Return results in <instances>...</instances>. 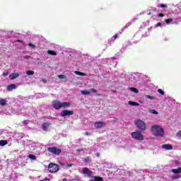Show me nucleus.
Instances as JSON below:
<instances>
[{
	"label": "nucleus",
	"mask_w": 181,
	"mask_h": 181,
	"mask_svg": "<svg viewBox=\"0 0 181 181\" xmlns=\"http://www.w3.org/2000/svg\"><path fill=\"white\" fill-rule=\"evenodd\" d=\"M151 132L154 136H163V129L158 125L151 127Z\"/></svg>",
	"instance_id": "obj_1"
},
{
	"label": "nucleus",
	"mask_w": 181,
	"mask_h": 181,
	"mask_svg": "<svg viewBox=\"0 0 181 181\" xmlns=\"http://www.w3.org/2000/svg\"><path fill=\"white\" fill-rule=\"evenodd\" d=\"M48 170L49 173H56L60 170V168L59 167V165L53 163H50L48 165Z\"/></svg>",
	"instance_id": "obj_2"
},
{
	"label": "nucleus",
	"mask_w": 181,
	"mask_h": 181,
	"mask_svg": "<svg viewBox=\"0 0 181 181\" xmlns=\"http://www.w3.org/2000/svg\"><path fill=\"white\" fill-rule=\"evenodd\" d=\"M135 125L140 129V131H145L146 129V124L141 119H138L135 122Z\"/></svg>",
	"instance_id": "obj_3"
},
{
	"label": "nucleus",
	"mask_w": 181,
	"mask_h": 181,
	"mask_svg": "<svg viewBox=\"0 0 181 181\" xmlns=\"http://www.w3.org/2000/svg\"><path fill=\"white\" fill-rule=\"evenodd\" d=\"M47 151L50 152V153H52V155H56L57 156H59V155L62 153V149L54 146L47 148Z\"/></svg>",
	"instance_id": "obj_4"
},
{
	"label": "nucleus",
	"mask_w": 181,
	"mask_h": 181,
	"mask_svg": "<svg viewBox=\"0 0 181 181\" xmlns=\"http://www.w3.org/2000/svg\"><path fill=\"white\" fill-rule=\"evenodd\" d=\"M132 138L136 139V141H144V135L141 134V132H134L132 133Z\"/></svg>",
	"instance_id": "obj_5"
},
{
	"label": "nucleus",
	"mask_w": 181,
	"mask_h": 181,
	"mask_svg": "<svg viewBox=\"0 0 181 181\" xmlns=\"http://www.w3.org/2000/svg\"><path fill=\"white\" fill-rule=\"evenodd\" d=\"M74 111L69 110H64L61 112L60 115L62 117H70V115H74Z\"/></svg>",
	"instance_id": "obj_6"
},
{
	"label": "nucleus",
	"mask_w": 181,
	"mask_h": 181,
	"mask_svg": "<svg viewBox=\"0 0 181 181\" xmlns=\"http://www.w3.org/2000/svg\"><path fill=\"white\" fill-rule=\"evenodd\" d=\"M52 107L54 110H60L62 108V102L56 100L52 101Z\"/></svg>",
	"instance_id": "obj_7"
},
{
	"label": "nucleus",
	"mask_w": 181,
	"mask_h": 181,
	"mask_svg": "<svg viewBox=\"0 0 181 181\" xmlns=\"http://www.w3.org/2000/svg\"><path fill=\"white\" fill-rule=\"evenodd\" d=\"M94 127L96 129L103 128V127H105V122H96L94 124Z\"/></svg>",
	"instance_id": "obj_8"
},
{
	"label": "nucleus",
	"mask_w": 181,
	"mask_h": 181,
	"mask_svg": "<svg viewBox=\"0 0 181 181\" xmlns=\"http://www.w3.org/2000/svg\"><path fill=\"white\" fill-rule=\"evenodd\" d=\"M162 148L163 149H166V151H172V149H173V146L170 144H163Z\"/></svg>",
	"instance_id": "obj_9"
},
{
	"label": "nucleus",
	"mask_w": 181,
	"mask_h": 181,
	"mask_svg": "<svg viewBox=\"0 0 181 181\" xmlns=\"http://www.w3.org/2000/svg\"><path fill=\"white\" fill-rule=\"evenodd\" d=\"M82 170L83 175H88V176L91 175V170H90V169H88V168H83Z\"/></svg>",
	"instance_id": "obj_10"
},
{
	"label": "nucleus",
	"mask_w": 181,
	"mask_h": 181,
	"mask_svg": "<svg viewBox=\"0 0 181 181\" xmlns=\"http://www.w3.org/2000/svg\"><path fill=\"white\" fill-rule=\"evenodd\" d=\"M19 77V74L18 73H12L9 75L10 80H15V78H18Z\"/></svg>",
	"instance_id": "obj_11"
},
{
	"label": "nucleus",
	"mask_w": 181,
	"mask_h": 181,
	"mask_svg": "<svg viewBox=\"0 0 181 181\" xmlns=\"http://www.w3.org/2000/svg\"><path fill=\"white\" fill-rule=\"evenodd\" d=\"M16 89V85L15 84H10L7 86L8 91H12L13 90Z\"/></svg>",
	"instance_id": "obj_12"
},
{
	"label": "nucleus",
	"mask_w": 181,
	"mask_h": 181,
	"mask_svg": "<svg viewBox=\"0 0 181 181\" xmlns=\"http://www.w3.org/2000/svg\"><path fill=\"white\" fill-rule=\"evenodd\" d=\"M69 107H70V103L69 102L61 103V108H69Z\"/></svg>",
	"instance_id": "obj_13"
},
{
	"label": "nucleus",
	"mask_w": 181,
	"mask_h": 181,
	"mask_svg": "<svg viewBox=\"0 0 181 181\" xmlns=\"http://www.w3.org/2000/svg\"><path fill=\"white\" fill-rule=\"evenodd\" d=\"M50 126V123L49 122H45L42 124V129L43 131H47V128Z\"/></svg>",
	"instance_id": "obj_14"
},
{
	"label": "nucleus",
	"mask_w": 181,
	"mask_h": 181,
	"mask_svg": "<svg viewBox=\"0 0 181 181\" xmlns=\"http://www.w3.org/2000/svg\"><path fill=\"white\" fill-rule=\"evenodd\" d=\"M172 172H173V173H175V175L181 173V168H178L177 169H173Z\"/></svg>",
	"instance_id": "obj_15"
},
{
	"label": "nucleus",
	"mask_w": 181,
	"mask_h": 181,
	"mask_svg": "<svg viewBox=\"0 0 181 181\" xmlns=\"http://www.w3.org/2000/svg\"><path fill=\"white\" fill-rule=\"evenodd\" d=\"M81 93L83 94V95H90L91 92H90V90H81Z\"/></svg>",
	"instance_id": "obj_16"
},
{
	"label": "nucleus",
	"mask_w": 181,
	"mask_h": 181,
	"mask_svg": "<svg viewBox=\"0 0 181 181\" xmlns=\"http://www.w3.org/2000/svg\"><path fill=\"white\" fill-rule=\"evenodd\" d=\"M5 145H8V141L1 140L0 141V146H5Z\"/></svg>",
	"instance_id": "obj_17"
},
{
	"label": "nucleus",
	"mask_w": 181,
	"mask_h": 181,
	"mask_svg": "<svg viewBox=\"0 0 181 181\" xmlns=\"http://www.w3.org/2000/svg\"><path fill=\"white\" fill-rule=\"evenodd\" d=\"M0 105H1L2 107L6 105V100L4 98H1L0 100Z\"/></svg>",
	"instance_id": "obj_18"
},
{
	"label": "nucleus",
	"mask_w": 181,
	"mask_h": 181,
	"mask_svg": "<svg viewBox=\"0 0 181 181\" xmlns=\"http://www.w3.org/2000/svg\"><path fill=\"white\" fill-rule=\"evenodd\" d=\"M129 105H133V106H135V107H139V103H136V102L129 101Z\"/></svg>",
	"instance_id": "obj_19"
},
{
	"label": "nucleus",
	"mask_w": 181,
	"mask_h": 181,
	"mask_svg": "<svg viewBox=\"0 0 181 181\" xmlns=\"http://www.w3.org/2000/svg\"><path fill=\"white\" fill-rule=\"evenodd\" d=\"M103 177H98V176H95L94 180L93 181H103Z\"/></svg>",
	"instance_id": "obj_20"
},
{
	"label": "nucleus",
	"mask_w": 181,
	"mask_h": 181,
	"mask_svg": "<svg viewBox=\"0 0 181 181\" xmlns=\"http://www.w3.org/2000/svg\"><path fill=\"white\" fill-rule=\"evenodd\" d=\"M28 158L31 160H36V156L33 155V154H29L28 155Z\"/></svg>",
	"instance_id": "obj_21"
},
{
	"label": "nucleus",
	"mask_w": 181,
	"mask_h": 181,
	"mask_svg": "<svg viewBox=\"0 0 181 181\" xmlns=\"http://www.w3.org/2000/svg\"><path fill=\"white\" fill-rule=\"evenodd\" d=\"M48 54H51V56H56L57 53L54 51L48 50L47 51Z\"/></svg>",
	"instance_id": "obj_22"
},
{
	"label": "nucleus",
	"mask_w": 181,
	"mask_h": 181,
	"mask_svg": "<svg viewBox=\"0 0 181 181\" xmlns=\"http://www.w3.org/2000/svg\"><path fill=\"white\" fill-rule=\"evenodd\" d=\"M129 90L133 93H135L136 94H138L139 93V90H138V89H136V88H129Z\"/></svg>",
	"instance_id": "obj_23"
},
{
	"label": "nucleus",
	"mask_w": 181,
	"mask_h": 181,
	"mask_svg": "<svg viewBox=\"0 0 181 181\" xmlns=\"http://www.w3.org/2000/svg\"><path fill=\"white\" fill-rule=\"evenodd\" d=\"M84 162H86V163H88V162H91V158H90V156H88L86 158H83Z\"/></svg>",
	"instance_id": "obj_24"
},
{
	"label": "nucleus",
	"mask_w": 181,
	"mask_h": 181,
	"mask_svg": "<svg viewBox=\"0 0 181 181\" xmlns=\"http://www.w3.org/2000/svg\"><path fill=\"white\" fill-rule=\"evenodd\" d=\"M75 74H76L77 76H86V73L80 72L78 71H76Z\"/></svg>",
	"instance_id": "obj_25"
},
{
	"label": "nucleus",
	"mask_w": 181,
	"mask_h": 181,
	"mask_svg": "<svg viewBox=\"0 0 181 181\" xmlns=\"http://www.w3.org/2000/svg\"><path fill=\"white\" fill-rule=\"evenodd\" d=\"M26 74L28 76H32V75L35 74V71L28 70V71H26Z\"/></svg>",
	"instance_id": "obj_26"
},
{
	"label": "nucleus",
	"mask_w": 181,
	"mask_h": 181,
	"mask_svg": "<svg viewBox=\"0 0 181 181\" xmlns=\"http://www.w3.org/2000/svg\"><path fill=\"white\" fill-rule=\"evenodd\" d=\"M165 23L169 24V23H172V22H173V18L165 19Z\"/></svg>",
	"instance_id": "obj_27"
},
{
	"label": "nucleus",
	"mask_w": 181,
	"mask_h": 181,
	"mask_svg": "<svg viewBox=\"0 0 181 181\" xmlns=\"http://www.w3.org/2000/svg\"><path fill=\"white\" fill-rule=\"evenodd\" d=\"M157 92L159 93L161 95H165V92L162 89H158Z\"/></svg>",
	"instance_id": "obj_28"
},
{
	"label": "nucleus",
	"mask_w": 181,
	"mask_h": 181,
	"mask_svg": "<svg viewBox=\"0 0 181 181\" xmlns=\"http://www.w3.org/2000/svg\"><path fill=\"white\" fill-rule=\"evenodd\" d=\"M146 98H147L148 100H155V97L151 96L149 95H146Z\"/></svg>",
	"instance_id": "obj_29"
},
{
	"label": "nucleus",
	"mask_w": 181,
	"mask_h": 181,
	"mask_svg": "<svg viewBox=\"0 0 181 181\" xmlns=\"http://www.w3.org/2000/svg\"><path fill=\"white\" fill-rule=\"evenodd\" d=\"M90 93H93V94H97V90H95L94 88H90Z\"/></svg>",
	"instance_id": "obj_30"
},
{
	"label": "nucleus",
	"mask_w": 181,
	"mask_h": 181,
	"mask_svg": "<svg viewBox=\"0 0 181 181\" xmlns=\"http://www.w3.org/2000/svg\"><path fill=\"white\" fill-rule=\"evenodd\" d=\"M28 46H30V47H31L32 49H36V45L32 43L28 44Z\"/></svg>",
	"instance_id": "obj_31"
},
{
	"label": "nucleus",
	"mask_w": 181,
	"mask_h": 181,
	"mask_svg": "<svg viewBox=\"0 0 181 181\" xmlns=\"http://www.w3.org/2000/svg\"><path fill=\"white\" fill-rule=\"evenodd\" d=\"M177 137L179 138V139H181V130H180L177 133Z\"/></svg>",
	"instance_id": "obj_32"
},
{
	"label": "nucleus",
	"mask_w": 181,
	"mask_h": 181,
	"mask_svg": "<svg viewBox=\"0 0 181 181\" xmlns=\"http://www.w3.org/2000/svg\"><path fill=\"white\" fill-rule=\"evenodd\" d=\"M157 16L158 18H163V16H165V14L162 13H160L157 15Z\"/></svg>",
	"instance_id": "obj_33"
},
{
	"label": "nucleus",
	"mask_w": 181,
	"mask_h": 181,
	"mask_svg": "<svg viewBox=\"0 0 181 181\" xmlns=\"http://www.w3.org/2000/svg\"><path fill=\"white\" fill-rule=\"evenodd\" d=\"M149 112H151V114H158V112L155 110H150Z\"/></svg>",
	"instance_id": "obj_34"
},
{
	"label": "nucleus",
	"mask_w": 181,
	"mask_h": 181,
	"mask_svg": "<svg viewBox=\"0 0 181 181\" xmlns=\"http://www.w3.org/2000/svg\"><path fill=\"white\" fill-rule=\"evenodd\" d=\"M172 179L175 180V179H180V175H175L172 177Z\"/></svg>",
	"instance_id": "obj_35"
},
{
	"label": "nucleus",
	"mask_w": 181,
	"mask_h": 181,
	"mask_svg": "<svg viewBox=\"0 0 181 181\" xmlns=\"http://www.w3.org/2000/svg\"><path fill=\"white\" fill-rule=\"evenodd\" d=\"M23 125H28V124H29V120H23Z\"/></svg>",
	"instance_id": "obj_36"
},
{
	"label": "nucleus",
	"mask_w": 181,
	"mask_h": 181,
	"mask_svg": "<svg viewBox=\"0 0 181 181\" xmlns=\"http://www.w3.org/2000/svg\"><path fill=\"white\" fill-rule=\"evenodd\" d=\"M160 8H168V6L166 4H160Z\"/></svg>",
	"instance_id": "obj_37"
},
{
	"label": "nucleus",
	"mask_w": 181,
	"mask_h": 181,
	"mask_svg": "<svg viewBox=\"0 0 181 181\" xmlns=\"http://www.w3.org/2000/svg\"><path fill=\"white\" fill-rule=\"evenodd\" d=\"M159 26H162V23H158L155 25V28H159Z\"/></svg>",
	"instance_id": "obj_38"
},
{
	"label": "nucleus",
	"mask_w": 181,
	"mask_h": 181,
	"mask_svg": "<svg viewBox=\"0 0 181 181\" xmlns=\"http://www.w3.org/2000/svg\"><path fill=\"white\" fill-rule=\"evenodd\" d=\"M58 78H66V76L64 75H59Z\"/></svg>",
	"instance_id": "obj_39"
},
{
	"label": "nucleus",
	"mask_w": 181,
	"mask_h": 181,
	"mask_svg": "<svg viewBox=\"0 0 181 181\" xmlns=\"http://www.w3.org/2000/svg\"><path fill=\"white\" fill-rule=\"evenodd\" d=\"M85 135H86V136H89V135H91V134L88 133V132H85Z\"/></svg>",
	"instance_id": "obj_40"
},
{
	"label": "nucleus",
	"mask_w": 181,
	"mask_h": 181,
	"mask_svg": "<svg viewBox=\"0 0 181 181\" xmlns=\"http://www.w3.org/2000/svg\"><path fill=\"white\" fill-rule=\"evenodd\" d=\"M117 37H118V34H116V35L112 36L113 39H117Z\"/></svg>",
	"instance_id": "obj_41"
},
{
	"label": "nucleus",
	"mask_w": 181,
	"mask_h": 181,
	"mask_svg": "<svg viewBox=\"0 0 181 181\" xmlns=\"http://www.w3.org/2000/svg\"><path fill=\"white\" fill-rule=\"evenodd\" d=\"M2 76H4V77H6V76H8V73L4 72V73L2 74Z\"/></svg>",
	"instance_id": "obj_42"
},
{
	"label": "nucleus",
	"mask_w": 181,
	"mask_h": 181,
	"mask_svg": "<svg viewBox=\"0 0 181 181\" xmlns=\"http://www.w3.org/2000/svg\"><path fill=\"white\" fill-rule=\"evenodd\" d=\"M40 181H50V179L49 178H45V179L42 180Z\"/></svg>",
	"instance_id": "obj_43"
},
{
	"label": "nucleus",
	"mask_w": 181,
	"mask_h": 181,
	"mask_svg": "<svg viewBox=\"0 0 181 181\" xmlns=\"http://www.w3.org/2000/svg\"><path fill=\"white\" fill-rule=\"evenodd\" d=\"M41 81H42V83H47V81H46V79H44V78L42 79Z\"/></svg>",
	"instance_id": "obj_44"
},
{
	"label": "nucleus",
	"mask_w": 181,
	"mask_h": 181,
	"mask_svg": "<svg viewBox=\"0 0 181 181\" xmlns=\"http://www.w3.org/2000/svg\"><path fill=\"white\" fill-rule=\"evenodd\" d=\"M17 42H18V43H23V40H18Z\"/></svg>",
	"instance_id": "obj_45"
},
{
	"label": "nucleus",
	"mask_w": 181,
	"mask_h": 181,
	"mask_svg": "<svg viewBox=\"0 0 181 181\" xmlns=\"http://www.w3.org/2000/svg\"><path fill=\"white\" fill-rule=\"evenodd\" d=\"M67 166L68 168H71V166H73V164L67 163Z\"/></svg>",
	"instance_id": "obj_46"
},
{
	"label": "nucleus",
	"mask_w": 181,
	"mask_h": 181,
	"mask_svg": "<svg viewBox=\"0 0 181 181\" xmlns=\"http://www.w3.org/2000/svg\"><path fill=\"white\" fill-rule=\"evenodd\" d=\"M76 151H77V152H83L84 151V149H78Z\"/></svg>",
	"instance_id": "obj_47"
},
{
	"label": "nucleus",
	"mask_w": 181,
	"mask_h": 181,
	"mask_svg": "<svg viewBox=\"0 0 181 181\" xmlns=\"http://www.w3.org/2000/svg\"><path fill=\"white\" fill-rule=\"evenodd\" d=\"M96 95L98 96V97H101V95H103L101 93H98V94H96Z\"/></svg>",
	"instance_id": "obj_48"
},
{
	"label": "nucleus",
	"mask_w": 181,
	"mask_h": 181,
	"mask_svg": "<svg viewBox=\"0 0 181 181\" xmlns=\"http://www.w3.org/2000/svg\"><path fill=\"white\" fill-rule=\"evenodd\" d=\"M62 181H67V179L64 178V179L62 180Z\"/></svg>",
	"instance_id": "obj_49"
},
{
	"label": "nucleus",
	"mask_w": 181,
	"mask_h": 181,
	"mask_svg": "<svg viewBox=\"0 0 181 181\" xmlns=\"http://www.w3.org/2000/svg\"><path fill=\"white\" fill-rule=\"evenodd\" d=\"M97 156L99 158L100 157V154H97Z\"/></svg>",
	"instance_id": "obj_50"
},
{
	"label": "nucleus",
	"mask_w": 181,
	"mask_h": 181,
	"mask_svg": "<svg viewBox=\"0 0 181 181\" xmlns=\"http://www.w3.org/2000/svg\"><path fill=\"white\" fill-rule=\"evenodd\" d=\"M26 57V59H29V57Z\"/></svg>",
	"instance_id": "obj_51"
}]
</instances>
